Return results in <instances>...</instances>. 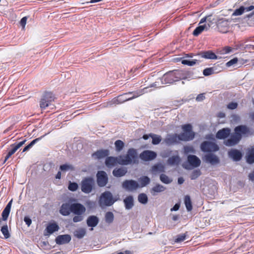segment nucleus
<instances>
[{
	"label": "nucleus",
	"instance_id": "obj_1",
	"mask_svg": "<svg viewBox=\"0 0 254 254\" xmlns=\"http://www.w3.org/2000/svg\"><path fill=\"white\" fill-rule=\"evenodd\" d=\"M183 132L178 135L176 133L168 134L164 142L168 145L176 144L182 141H190L194 137V133L192 130L190 124H187L182 126Z\"/></svg>",
	"mask_w": 254,
	"mask_h": 254
},
{
	"label": "nucleus",
	"instance_id": "obj_2",
	"mask_svg": "<svg viewBox=\"0 0 254 254\" xmlns=\"http://www.w3.org/2000/svg\"><path fill=\"white\" fill-rule=\"evenodd\" d=\"M148 87H145L142 89L134 92H129L118 96L117 98H114L112 100L107 103V106H112L113 104H122L126 101H129L135 99L147 92Z\"/></svg>",
	"mask_w": 254,
	"mask_h": 254
},
{
	"label": "nucleus",
	"instance_id": "obj_3",
	"mask_svg": "<svg viewBox=\"0 0 254 254\" xmlns=\"http://www.w3.org/2000/svg\"><path fill=\"white\" fill-rule=\"evenodd\" d=\"M138 163V156L136 149L129 148L126 155L119 156V164L128 165Z\"/></svg>",
	"mask_w": 254,
	"mask_h": 254
},
{
	"label": "nucleus",
	"instance_id": "obj_4",
	"mask_svg": "<svg viewBox=\"0 0 254 254\" xmlns=\"http://www.w3.org/2000/svg\"><path fill=\"white\" fill-rule=\"evenodd\" d=\"M181 79V71L179 70L170 71L160 78L163 84H172Z\"/></svg>",
	"mask_w": 254,
	"mask_h": 254
},
{
	"label": "nucleus",
	"instance_id": "obj_5",
	"mask_svg": "<svg viewBox=\"0 0 254 254\" xmlns=\"http://www.w3.org/2000/svg\"><path fill=\"white\" fill-rule=\"evenodd\" d=\"M117 199H114L112 193L109 191H106L101 195L99 203L101 207L103 206H110L112 205Z\"/></svg>",
	"mask_w": 254,
	"mask_h": 254
},
{
	"label": "nucleus",
	"instance_id": "obj_6",
	"mask_svg": "<svg viewBox=\"0 0 254 254\" xmlns=\"http://www.w3.org/2000/svg\"><path fill=\"white\" fill-rule=\"evenodd\" d=\"M212 20L214 22V27L213 28H217L219 32L222 33H224L227 32L230 21L223 18L217 19L214 17H213Z\"/></svg>",
	"mask_w": 254,
	"mask_h": 254
},
{
	"label": "nucleus",
	"instance_id": "obj_7",
	"mask_svg": "<svg viewBox=\"0 0 254 254\" xmlns=\"http://www.w3.org/2000/svg\"><path fill=\"white\" fill-rule=\"evenodd\" d=\"M55 97L51 92H46L42 96L40 101V107L42 110H45L54 101Z\"/></svg>",
	"mask_w": 254,
	"mask_h": 254
},
{
	"label": "nucleus",
	"instance_id": "obj_8",
	"mask_svg": "<svg viewBox=\"0 0 254 254\" xmlns=\"http://www.w3.org/2000/svg\"><path fill=\"white\" fill-rule=\"evenodd\" d=\"M94 180L91 177L86 178L81 181V189L82 192L89 193L92 190Z\"/></svg>",
	"mask_w": 254,
	"mask_h": 254
},
{
	"label": "nucleus",
	"instance_id": "obj_9",
	"mask_svg": "<svg viewBox=\"0 0 254 254\" xmlns=\"http://www.w3.org/2000/svg\"><path fill=\"white\" fill-rule=\"evenodd\" d=\"M214 22H213L212 20H209L207 23L199 25L193 31V35L194 36H198L203 31H206L209 30L210 28H213L214 27Z\"/></svg>",
	"mask_w": 254,
	"mask_h": 254
},
{
	"label": "nucleus",
	"instance_id": "obj_10",
	"mask_svg": "<svg viewBox=\"0 0 254 254\" xmlns=\"http://www.w3.org/2000/svg\"><path fill=\"white\" fill-rule=\"evenodd\" d=\"M200 149L204 152H212L218 151L219 147L214 142L205 141L201 144Z\"/></svg>",
	"mask_w": 254,
	"mask_h": 254
},
{
	"label": "nucleus",
	"instance_id": "obj_11",
	"mask_svg": "<svg viewBox=\"0 0 254 254\" xmlns=\"http://www.w3.org/2000/svg\"><path fill=\"white\" fill-rule=\"evenodd\" d=\"M122 188L127 191H133L139 188V184L133 180H126L122 185Z\"/></svg>",
	"mask_w": 254,
	"mask_h": 254
},
{
	"label": "nucleus",
	"instance_id": "obj_12",
	"mask_svg": "<svg viewBox=\"0 0 254 254\" xmlns=\"http://www.w3.org/2000/svg\"><path fill=\"white\" fill-rule=\"evenodd\" d=\"M97 182L100 187L105 186L108 183V178L106 173L103 171H98L97 173Z\"/></svg>",
	"mask_w": 254,
	"mask_h": 254
},
{
	"label": "nucleus",
	"instance_id": "obj_13",
	"mask_svg": "<svg viewBox=\"0 0 254 254\" xmlns=\"http://www.w3.org/2000/svg\"><path fill=\"white\" fill-rule=\"evenodd\" d=\"M60 227L57 223L55 222L49 223L44 232L45 236H49L55 232L59 231Z\"/></svg>",
	"mask_w": 254,
	"mask_h": 254
},
{
	"label": "nucleus",
	"instance_id": "obj_14",
	"mask_svg": "<svg viewBox=\"0 0 254 254\" xmlns=\"http://www.w3.org/2000/svg\"><path fill=\"white\" fill-rule=\"evenodd\" d=\"M71 212L74 214H84L86 211L85 206L79 203L71 204Z\"/></svg>",
	"mask_w": 254,
	"mask_h": 254
},
{
	"label": "nucleus",
	"instance_id": "obj_15",
	"mask_svg": "<svg viewBox=\"0 0 254 254\" xmlns=\"http://www.w3.org/2000/svg\"><path fill=\"white\" fill-rule=\"evenodd\" d=\"M241 139V136L235 133L232 134L229 138L224 141V144L227 146H232L237 144Z\"/></svg>",
	"mask_w": 254,
	"mask_h": 254
},
{
	"label": "nucleus",
	"instance_id": "obj_16",
	"mask_svg": "<svg viewBox=\"0 0 254 254\" xmlns=\"http://www.w3.org/2000/svg\"><path fill=\"white\" fill-rule=\"evenodd\" d=\"M156 156L157 154L155 152L150 150H145L140 154L139 157L141 159L144 161H149L155 159Z\"/></svg>",
	"mask_w": 254,
	"mask_h": 254
},
{
	"label": "nucleus",
	"instance_id": "obj_17",
	"mask_svg": "<svg viewBox=\"0 0 254 254\" xmlns=\"http://www.w3.org/2000/svg\"><path fill=\"white\" fill-rule=\"evenodd\" d=\"M228 155L229 158L236 162L240 161L243 156L242 152L236 149L230 150L228 152Z\"/></svg>",
	"mask_w": 254,
	"mask_h": 254
},
{
	"label": "nucleus",
	"instance_id": "obj_18",
	"mask_svg": "<svg viewBox=\"0 0 254 254\" xmlns=\"http://www.w3.org/2000/svg\"><path fill=\"white\" fill-rule=\"evenodd\" d=\"M204 160L206 163H210L212 165H216L220 162L218 157L212 153L206 154L204 156Z\"/></svg>",
	"mask_w": 254,
	"mask_h": 254
},
{
	"label": "nucleus",
	"instance_id": "obj_19",
	"mask_svg": "<svg viewBox=\"0 0 254 254\" xmlns=\"http://www.w3.org/2000/svg\"><path fill=\"white\" fill-rule=\"evenodd\" d=\"M71 236L68 234L59 235L56 238L57 244L61 245L68 243L71 241Z\"/></svg>",
	"mask_w": 254,
	"mask_h": 254
},
{
	"label": "nucleus",
	"instance_id": "obj_20",
	"mask_svg": "<svg viewBox=\"0 0 254 254\" xmlns=\"http://www.w3.org/2000/svg\"><path fill=\"white\" fill-rule=\"evenodd\" d=\"M12 199H11L6 205V207L4 208L2 212L1 216L2 218H0V225L1 224L2 221H6L7 220L8 217L9 216L10 209L12 205Z\"/></svg>",
	"mask_w": 254,
	"mask_h": 254
},
{
	"label": "nucleus",
	"instance_id": "obj_21",
	"mask_svg": "<svg viewBox=\"0 0 254 254\" xmlns=\"http://www.w3.org/2000/svg\"><path fill=\"white\" fill-rule=\"evenodd\" d=\"M188 161L189 164L194 168L199 166L201 163L200 160L199 158L194 155H188Z\"/></svg>",
	"mask_w": 254,
	"mask_h": 254
},
{
	"label": "nucleus",
	"instance_id": "obj_22",
	"mask_svg": "<svg viewBox=\"0 0 254 254\" xmlns=\"http://www.w3.org/2000/svg\"><path fill=\"white\" fill-rule=\"evenodd\" d=\"M99 222V218L95 215L89 216L87 220L86 223L88 227H91V230H93V228L96 227Z\"/></svg>",
	"mask_w": 254,
	"mask_h": 254
},
{
	"label": "nucleus",
	"instance_id": "obj_23",
	"mask_svg": "<svg viewBox=\"0 0 254 254\" xmlns=\"http://www.w3.org/2000/svg\"><path fill=\"white\" fill-rule=\"evenodd\" d=\"M110 154L108 149L98 150L92 154V156L95 158L100 159L107 157Z\"/></svg>",
	"mask_w": 254,
	"mask_h": 254
},
{
	"label": "nucleus",
	"instance_id": "obj_24",
	"mask_svg": "<svg viewBox=\"0 0 254 254\" xmlns=\"http://www.w3.org/2000/svg\"><path fill=\"white\" fill-rule=\"evenodd\" d=\"M71 204L68 203H63L61 206L60 213L63 216H67L71 212Z\"/></svg>",
	"mask_w": 254,
	"mask_h": 254
},
{
	"label": "nucleus",
	"instance_id": "obj_25",
	"mask_svg": "<svg viewBox=\"0 0 254 254\" xmlns=\"http://www.w3.org/2000/svg\"><path fill=\"white\" fill-rule=\"evenodd\" d=\"M119 164V157H107L105 160V164L108 167H112Z\"/></svg>",
	"mask_w": 254,
	"mask_h": 254
},
{
	"label": "nucleus",
	"instance_id": "obj_26",
	"mask_svg": "<svg viewBox=\"0 0 254 254\" xmlns=\"http://www.w3.org/2000/svg\"><path fill=\"white\" fill-rule=\"evenodd\" d=\"M231 130L228 128H224L218 131L216 137L218 139H225L230 134Z\"/></svg>",
	"mask_w": 254,
	"mask_h": 254
},
{
	"label": "nucleus",
	"instance_id": "obj_27",
	"mask_svg": "<svg viewBox=\"0 0 254 254\" xmlns=\"http://www.w3.org/2000/svg\"><path fill=\"white\" fill-rule=\"evenodd\" d=\"M254 9V6L251 5L249 7H245L244 6H240L239 8L236 9L233 12L232 16H238L242 15L244 11H250Z\"/></svg>",
	"mask_w": 254,
	"mask_h": 254
},
{
	"label": "nucleus",
	"instance_id": "obj_28",
	"mask_svg": "<svg viewBox=\"0 0 254 254\" xmlns=\"http://www.w3.org/2000/svg\"><path fill=\"white\" fill-rule=\"evenodd\" d=\"M124 203L126 209H131L134 205L133 197L132 195H128L124 199Z\"/></svg>",
	"mask_w": 254,
	"mask_h": 254
},
{
	"label": "nucleus",
	"instance_id": "obj_29",
	"mask_svg": "<svg viewBox=\"0 0 254 254\" xmlns=\"http://www.w3.org/2000/svg\"><path fill=\"white\" fill-rule=\"evenodd\" d=\"M200 55L202 58L206 59L216 60L220 58H218V56H217L215 54L211 51L202 52Z\"/></svg>",
	"mask_w": 254,
	"mask_h": 254
},
{
	"label": "nucleus",
	"instance_id": "obj_30",
	"mask_svg": "<svg viewBox=\"0 0 254 254\" xmlns=\"http://www.w3.org/2000/svg\"><path fill=\"white\" fill-rule=\"evenodd\" d=\"M165 171V167L161 163H158L153 165L151 169V172L153 174H156L158 173H162Z\"/></svg>",
	"mask_w": 254,
	"mask_h": 254
},
{
	"label": "nucleus",
	"instance_id": "obj_31",
	"mask_svg": "<svg viewBox=\"0 0 254 254\" xmlns=\"http://www.w3.org/2000/svg\"><path fill=\"white\" fill-rule=\"evenodd\" d=\"M165 190L166 188L165 187L157 184L151 189L150 192L153 195H155L156 193L163 192Z\"/></svg>",
	"mask_w": 254,
	"mask_h": 254
},
{
	"label": "nucleus",
	"instance_id": "obj_32",
	"mask_svg": "<svg viewBox=\"0 0 254 254\" xmlns=\"http://www.w3.org/2000/svg\"><path fill=\"white\" fill-rule=\"evenodd\" d=\"M138 180L139 183H138L139 185V188L146 187L150 183V178L148 177L145 176L140 177Z\"/></svg>",
	"mask_w": 254,
	"mask_h": 254
},
{
	"label": "nucleus",
	"instance_id": "obj_33",
	"mask_svg": "<svg viewBox=\"0 0 254 254\" xmlns=\"http://www.w3.org/2000/svg\"><path fill=\"white\" fill-rule=\"evenodd\" d=\"M235 133L242 137L241 134H245L248 132V129L245 126H239L235 127Z\"/></svg>",
	"mask_w": 254,
	"mask_h": 254
},
{
	"label": "nucleus",
	"instance_id": "obj_34",
	"mask_svg": "<svg viewBox=\"0 0 254 254\" xmlns=\"http://www.w3.org/2000/svg\"><path fill=\"white\" fill-rule=\"evenodd\" d=\"M127 173V170L126 168H120L115 169L113 171V174L115 177H121L125 176Z\"/></svg>",
	"mask_w": 254,
	"mask_h": 254
},
{
	"label": "nucleus",
	"instance_id": "obj_35",
	"mask_svg": "<svg viewBox=\"0 0 254 254\" xmlns=\"http://www.w3.org/2000/svg\"><path fill=\"white\" fill-rule=\"evenodd\" d=\"M192 56H189V55H187L185 57H184L182 58L181 63L182 64L185 65H188L189 66H193L194 65L197 61L196 60H194L190 61L188 59H185L186 58H191Z\"/></svg>",
	"mask_w": 254,
	"mask_h": 254
},
{
	"label": "nucleus",
	"instance_id": "obj_36",
	"mask_svg": "<svg viewBox=\"0 0 254 254\" xmlns=\"http://www.w3.org/2000/svg\"><path fill=\"white\" fill-rule=\"evenodd\" d=\"M239 61L237 58H233L231 60L226 64V65L227 67H230L231 66H233L236 68L239 67L240 65L242 64V63H239Z\"/></svg>",
	"mask_w": 254,
	"mask_h": 254
},
{
	"label": "nucleus",
	"instance_id": "obj_37",
	"mask_svg": "<svg viewBox=\"0 0 254 254\" xmlns=\"http://www.w3.org/2000/svg\"><path fill=\"white\" fill-rule=\"evenodd\" d=\"M246 160L249 164L254 163V147L248 152L246 155Z\"/></svg>",
	"mask_w": 254,
	"mask_h": 254
},
{
	"label": "nucleus",
	"instance_id": "obj_38",
	"mask_svg": "<svg viewBox=\"0 0 254 254\" xmlns=\"http://www.w3.org/2000/svg\"><path fill=\"white\" fill-rule=\"evenodd\" d=\"M184 202L187 211H190L192 209V206L190 197L189 195H187L185 196Z\"/></svg>",
	"mask_w": 254,
	"mask_h": 254
},
{
	"label": "nucleus",
	"instance_id": "obj_39",
	"mask_svg": "<svg viewBox=\"0 0 254 254\" xmlns=\"http://www.w3.org/2000/svg\"><path fill=\"white\" fill-rule=\"evenodd\" d=\"M180 161V158L179 156H173L168 158L167 163L169 165H178Z\"/></svg>",
	"mask_w": 254,
	"mask_h": 254
},
{
	"label": "nucleus",
	"instance_id": "obj_40",
	"mask_svg": "<svg viewBox=\"0 0 254 254\" xmlns=\"http://www.w3.org/2000/svg\"><path fill=\"white\" fill-rule=\"evenodd\" d=\"M86 231L83 228H80L74 232V236L78 239H82L85 235Z\"/></svg>",
	"mask_w": 254,
	"mask_h": 254
},
{
	"label": "nucleus",
	"instance_id": "obj_41",
	"mask_svg": "<svg viewBox=\"0 0 254 254\" xmlns=\"http://www.w3.org/2000/svg\"><path fill=\"white\" fill-rule=\"evenodd\" d=\"M147 195L144 193H141L138 195V201L141 204H145L148 202Z\"/></svg>",
	"mask_w": 254,
	"mask_h": 254
},
{
	"label": "nucleus",
	"instance_id": "obj_42",
	"mask_svg": "<svg viewBox=\"0 0 254 254\" xmlns=\"http://www.w3.org/2000/svg\"><path fill=\"white\" fill-rule=\"evenodd\" d=\"M115 146L116 151L117 152H120L123 149L125 146V143L121 140H117L115 142Z\"/></svg>",
	"mask_w": 254,
	"mask_h": 254
},
{
	"label": "nucleus",
	"instance_id": "obj_43",
	"mask_svg": "<svg viewBox=\"0 0 254 254\" xmlns=\"http://www.w3.org/2000/svg\"><path fill=\"white\" fill-rule=\"evenodd\" d=\"M114 216L112 212L109 211L105 214V219L106 223L110 224L114 221Z\"/></svg>",
	"mask_w": 254,
	"mask_h": 254
},
{
	"label": "nucleus",
	"instance_id": "obj_44",
	"mask_svg": "<svg viewBox=\"0 0 254 254\" xmlns=\"http://www.w3.org/2000/svg\"><path fill=\"white\" fill-rule=\"evenodd\" d=\"M233 49L231 47L226 46L219 50L217 53L220 55H225L231 53Z\"/></svg>",
	"mask_w": 254,
	"mask_h": 254
},
{
	"label": "nucleus",
	"instance_id": "obj_45",
	"mask_svg": "<svg viewBox=\"0 0 254 254\" xmlns=\"http://www.w3.org/2000/svg\"><path fill=\"white\" fill-rule=\"evenodd\" d=\"M236 49L244 50L246 49H251V47L254 46L251 45H246L243 42H240L236 45Z\"/></svg>",
	"mask_w": 254,
	"mask_h": 254
},
{
	"label": "nucleus",
	"instance_id": "obj_46",
	"mask_svg": "<svg viewBox=\"0 0 254 254\" xmlns=\"http://www.w3.org/2000/svg\"><path fill=\"white\" fill-rule=\"evenodd\" d=\"M160 180L162 183L165 184H170L172 182V180L169 178L166 175L164 174H162L160 175Z\"/></svg>",
	"mask_w": 254,
	"mask_h": 254
},
{
	"label": "nucleus",
	"instance_id": "obj_47",
	"mask_svg": "<svg viewBox=\"0 0 254 254\" xmlns=\"http://www.w3.org/2000/svg\"><path fill=\"white\" fill-rule=\"evenodd\" d=\"M150 137L152 138V143L153 144L156 145L159 144L161 141V137L160 135L150 134Z\"/></svg>",
	"mask_w": 254,
	"mask_h": 254
},
{
	"label": "nucleus",
	"instance_id": "obj_48",
	"mask_svg": "<svg viewBox=\"0 0 254 254\" xmlns=\"http://www.w3.org/2000/svg\"><path fill=\"white\" fill-rule=\"evenodd\" d=\"M1 232H2V234L3 235L5 239H7V238H9L10 234L8 232V226H7V224L4 225L1 228Z\"/></svg>",
	"mask_w": 254,
	"mask_h": 254
},
{
	"label": "nucleus",
	"instance_id": "obj_49",
	"mask_svg": "<svg viewBox=\"0 0 254 254\" xmlns=\"http://www.w3.org/2000/svg\"><path fill=\"white\" fill-rule=\"evenodd\" d=\"M187 233L177 235L175 240V242L177 243H179L185 240L187 237Z\"/></svg>",
	"mask_w": 254,
	"mask_h": 254
},
{
	"label": "nucleus",
	"instance_id": "obj_50",
	"mask_svg": "<svg viewBox=\"0 0 254 254\" xmlns=\"http://www.w3.org/2000/svg\"><path fill=\"white\" fill-rule=\"evenodd\" d=\"M215 72V68L213 67H208L204 69L203 71V74L204 76L210 75Z\"/></svg>",
	"mask_w": 254,
	"mask_h": 254
},
{
	"label": "nucleus",
	"instance_id": "obj_51",
	"mask_svg": "<svg viewBox=\"0 0 254 254\" xmlns=\"http://www.w3.org/2000/svg\"><path fill=\"white\" fill-rule=\"evenodd\" d=\"M60 169L62 171H67L69 170H72L73 167L71 165L64 164L60 166Z\"/></svg>",
	"mask_w": 254,
	"mask_h": 254
},
{
	"label": "nucleus",
	"instance_id": "obj_52",
	"mask_svg": "<svg viewBox=\"0 0 254 254\" xmlns=\"http://www.w3.org/2000/svg\"><path fill=\"white\" fill-rule=\"evenodd\" d=\"M78 186L76 183L70 182L68 186L69 190L72 191L76 190L78 189Z\"/></svg>",
	"mask_w": 254,
	"mask_h": 254
},
{
	"label": "nucleus",
	"instance_id": "obj_53",
	"mask_svg": "<svg viewBox=\"0 0 254 254\" xmlns=\"http://www.w3.org/2000/svg\"><path fill=\"white\" fill-rule=\"evenodd\" d=\"M201 175V172L199 170H194L190 176L191 180H195L197 179Z\"/></svg>",
	"mask_w": 254,
	"mask_h": 254
},
{
	"label": "nucleus",
	"instance_id": "obj_54",
	"mask_svg": "<svg viewBox=\"0 0 254 254\" xmlns=\"http://www.w3.org/2000/svg\"><path fill=\"white\" fill-rule=\"evenodd\" d=\"M73 217L72 220L74 223H77L82 221L84 219V214H75Z\"/></svg>",
	"mask_w": 254,
	"mask_h": 254
},
{
	"label": "nucleus",
	"instance_id": "obj_55",
	"mask_svg": "<svg viewBox=\"0 0 254 254\" xmlns=\"http://www.w3.org/2000/svg\"><path fill=\"white\" fill-rule=\"evenodd\" d=\"M184 152L187 154L190 153H194L195 150L193 147L190 146H185L184 147Z\"/></svg>",
	"mask_w": 254,
	"mask_h": 254
},
{
	"label": "nucleus",
	"instance_id": "obj_56",
	"mask_svg": "<svg viewBox=\"0 0 254 254\" xmlns=\"http://www.w3.org/2000/svg\"><path fill=\"white\" fill-rule=\"evenodd\" d=\"M238 104L236 102H231L227 105V108L231 110H234L237 108Z\"/></svg>",
	"mask_w": 254,
	"mask_h": 254
},
{
	"label": "nucleus",
	"instance_id": "obj_57",
	"mask_svg": "<svg viewBox=\"0 0 254 254\" xmlns=\"http://www.w3.org/2000/svg\"><path fill=\"white\" fill-rule=\"evenodd\" d=\"M207 17H204L202 18L199 23V25L207 23L209 20H212V18H211L212 17H209V18L207 19Z\"/></svg>",
	"mask_w": 254,
	"mask_h": 254
},
{
	"label": "nucleus",
	"instance_id": "obj_58",
	"mask_svg": "<svg viewBox=\"0 0 254 254\" xmlns=\"http://www.w3.org/2000/svg\"><path fill=\"white\" fill-rule=\"evenodd\" d=\"M205 99V96L204 93L199 94L197 95L196 98V100L197 102H201Z\"/></svg>",
	"mask_w": 254,
	"mask_h": 254
},
{
	"label": "nucleus",
	"instance_id": "obj_59",
	"mask_svg": "<svg viewBox=\"0 0 254 254\" xmlns=\"http://www.w3.org/2000/svg\"><path fill=\"white\" fill-rule=\"evenodd\" d=\"M24 221L28 226H29L32 223L31 219L28 216H25L24 218Z\"/></svg>",
	"mask_w": 254,
	"mask_h": 254
},
{
	"label": "nucleus",
	"instance_id": "obj_60",
	"mask_svg": "<svg viewBox=\"0 0 254 254\" xmlns=\"http://www.w3.org/2000/svg\"><path fill=\"white\" fill-rule=\"evenodd\" d=\"M27 21V17H23L20 21V25L24 28Z\"/></svg>",
	"mask_w": 254,
	"mask_h": 254
},
{
	"label": "nucleus",
	"instance_id": "obj_61",
	"mask_svg": "<svg viewBox=\"0 0 254 254\" xmlns=\"http://www.w3.org/2000/svg\"><path fill=\"white\" fill-rule=\"evenodd\" d=\"M14 154V153L10 150L6 155L5 157L4 160L3 161V163H5V162Z\"/></svg>",
	"mask_w": 254,
	"mask_h": 254
},
{
	"label": "nucleus",
	"instance_id": "obj_62",
	"mask_svg": "<svg viewBox=\"0 0 254 254\" xmlns=\"http://www.w3.org/2000/svg\"><path fill=\"white\" fill-rule=\"evenodd\" d=\"M180 207V204L176 203L175 204V205L173 206V207L171 209V211H177L179 210Z\"/></svg>",
	"mask_w": 254,
	"mask_h": 254
},
{
	"label": "nucleus",
	"instance_id": "obj_63",
	"mask_svg": "<svg viewBox=\"0 0 254 254\" xmlns=\"http://www.w3.org/2000/svg\"><path fill=\"white\" fill-rule=\"evenodd\" d=\"M10 146L12 147V148L11 149V150L14 153L18 150V149H19V148L17 147L15 143L11 144Z\"/></svg>",
	"mask_w": 254,
	"mask_h": 254
},
{
	"label": "nucleus",
	"instance_id": "obj_64",
	"mask_svg": "<svg viewBox=\"0 0 254 254\" xmlns=\"http://www.w3.org/2000/svg\"><path fill=\"white\" fill-rule=\"evenodd\" d=\"M249 178L250 180L254 181V170L249 174Z\"/></svg>",
	"mask_w": 254,
	"mask_h": 254
}]
</instances>
